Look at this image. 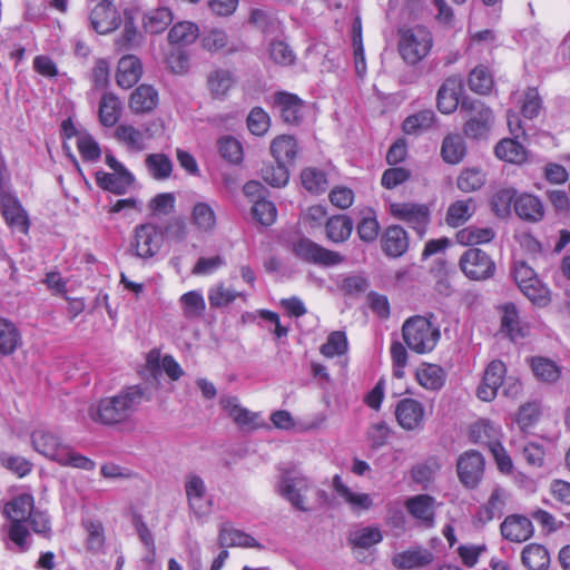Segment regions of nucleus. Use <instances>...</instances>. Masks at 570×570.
<instances>
[{"instance_id":"obj_41","label":"nucleus","mask_w":570,"mask_h":570,"mask_svg":"<svg viewBox=\"0 0 570 570\" xmlns=\"http://www.w3.org/2000/svg\"><path fill=\"white\" fill-rule=\"evenodd\" d=\"M191 224L202 233H212L217 224L215 210L208 203H196L191 209Z\"/></svg>"},{"instance_id":"obj_12","label":"nucleus","mask_w":570,"mask_h":570,"mask_svg":"<svg viewBox=\"0 0 570 570\" xmlns=\"http://www.w3.org/2000/svg\"><path fill=\"white\" fill-rule=\"evenodd\" d=\"M90 27L99 35H108L117 30L122 22L114 1H99L89 13Z\"/></svg>"},{"instance_id":"obj_52","label":"nucleus","mask_w":570,"mask_h":570,"mask_svg":"<svg viewBox=\"0 0 570 570\" xmlns=\"http://www.w3.org/2000/svg\"><path fill=\"white\" fill-rule=\"evenodd\" d=\"M250 214L256 223L263 226H271L276 220L277 208L273 202L266 198H259L254 200Z\"/></svg>"},{"instance_id":"obj_16","label":"nucleus","mask_w":570,"mask_h":570,"mask_svg":"<svg viewBox=\"0 0 570 570\" xmlns=\"http://www.w3.org/2000/svg\"><path fill=\"white\" fill-rule=\"evenodd\" d=\"M507 367L499 360L492 361L485 368L481 384L478 387L476 395L484 402H491L495 399L499 389L503 385Z\"/></svg>"},{"instance_id":"obj_7","label":"nucleus","mask_w":570,"mask_h":570,"mask_svg":"<svg viewBox=\"0 0 570 570\" xmlns=\"http://www.w3.org/2000/svg\"><path fill=\"white\" fill-rule=\"evenodd\" d=\"M460 112L465 118L463 131L468 138H485L493 125L492 110L480 100L464 99L461 102Z\"/></svg>"},{"instance_id":"obj_58","label":"nucleus","mask_w":570,"mask_h":570,"mask_svg":"<svg viewBox=\"0 0 570 570\" xmlns=\"http://www.w3.org/2000/svg\"><path fill=\"white\" fill-rule=\"evenodd\" d=\"M144 36L137 30L134 21L127 19L121 35L116 40L119 50H130L142 43Z\"/></svg>"},{"instance_id":"obj_57","label":"nucleus","mask_w":570,"mask_h":570,"mask_svg":"<svg viewBox=\"0 0 570 570\" xmlns=\"http://www.w3.org/2000/svg\"><path fill=\"white\" fill-rule=\"evenodd\" d=\"M383 539L382 532L376 527H365L357 529L350 534V542L362 549H368L377 544Z\"/></svg>"},{"instance_id":"obj_45","label":"nucleus","mask_w":570,"mask_h":570,"mask_svg":"<svg viewBox=\"0 0 570 570\" xmlns=\"http://www.w3.org/2000/svg\"><path fill=\"white\" fill-rule=\"evenodd\" d=\"M271 153L276 161L293 163L297 155L296 139L288 135L276 137L271 144Z\"/></svg>"},{"instance_id":"obj_35","label":"nucleus","mask_w":570,"mask_h":570,"mask_svg":"<svg viewBox=\"0 0 570 570\" xmlns=\"http://www.w3.org/2000/svg\"><path fill=\"white\" fill-rule=\"evenodd\" d=\"M417 383L430 391L442 389L445 383V373L443 368L436 364L423 363L415 373Z\"/></svg>"},{"instance_id":"obj_39","label":"nucleus","mask_w":570,"mask_h":570,"mask_svg":"<svg viewBox=\"0 0 570 570\" xmlns=\"http://www.w3.org/2000/svg\"><path fill=\"white\" fill-rule=\"evenodd\" d=\"M521 560L529 570H547L550 564L548 550L538 543L525 546L521 553Z\"/></svg>"},{"instance_id":"obj_22","label":"nucleus","mask_w":570,"mask_h":570,"mask_svg":"<svg viewBox=\"0 0 570 570\" xmlns=\"http://www.w3.org/2000/svg\"><path fill=\"white\" fill-rule=\"evenodd\" d=\"M514 212L518 217L530 223H537L544 216L542 202L531 194H521L514 199Z\"/></svg>"},{"instance_id":"obj_4","label":"nucleus","mask_w":570,"mask_h":570,"mask_svg":"<svg viewBox=\"0 0 570 570\" xmlns=\"http://www.w3.org/2000/svg\"><path fill=\"white\" fill-rule=\"evenodd\" d=\"M402 337L406 346L414 353L428 354L438 345L441 332L428 317L415 315L404 321Z\"/></svg>"},{"instance_id":"obj_21","label":"nucleus","mask_w":570,"mask_h":570,"mask_svg":"<svg viewBox=\"0 0 570 570\" xmlns=\"http://www.w3.org/2000/svg\"><path fill=\"white\" fill-rule=\"evenodd\" d=\"M432 561L433 553L420 547L396 553L392 559L393 566L402 570L422 568L430 564Z\"/></svg>"},{"instance_id":"obj_18","label":"nucleus","mask_w":570,"mask_h":570,"mask_svg":"<svg viewBox=\"0 0 570 570\" xmlns=\"http://www.w3.org/2000/svg\"><path fill=\"white\" fill-rule=\"evenodd\" d=\"M501 534L511 542H524L533 534L530 519L521 514L508 515L500 525Z\"/></svg>"},{"instance_id":"obj_48","label":"nucleus","mask_w":570,"mask_h":570,"mask_svg":"<svg viewBox=\"0 0 570 570\" xmlns=\"http://www.w3.org/2000/svg\"><path fill=\"white\" fill-rule=\"evenodd\" d=\"M471 439L475 443L485 444L491 449V442H500V429L488 420H480L471 426Z\"/></svg>"},{"instance_id":"obj_61","label":"nucleus","mask_w":570,"mask_h":570,"mask_svg":"<svg viewBox=\"0 0 570 570\" xmlns=\"http://www.w3.org/2000/svg\"><path fill=\"white\" fill-rule=\"evenodd\" d=\"M347 338L344 332H332L326 343L321 346V353L326 357L343 355L347 351Z\"/></svg>"},{"instance_id":"obj_44","label":"nucleus","mask_w":570,"mask_h":570,"mask_svg":"<svg viewBox=\"0 0 570 570\" xmlns=\"http://www.w3.org/2000/svg\"><path fill=\"white\" fill-rule=\"evenodd\" d=\"M21 344V334L11 321L0 317V354L10 355Z\"/></svg>"},{"instance_id":"obj_54","label":"nucleus","mask_w":570,"mask_h":570,"mask_svg":"<svg viewBox=\"0 0 570 570\" xmlns=\"http://www.w3.org/2000/svg\"><path fill=\"white\" fill-rule=\"evenodd\" d=\"M237 297L245 298L240 292H236L224 284H217L208 291V302L212 308H222L233 303Z\"/></svg>"},{"instance_id":"obj_15","label":"nucleus","mask_w":570,"mask_h":570,"mask_svg":"<svg viewBox=\"0 0 570 570\" xmlns=\"http://www.w3.org/2000/svg\"><path fill=\"white\" fill-rule=\"evenodd\" d=\"M0 206L2 216L8 226L12 230L27 234L30 227V220L20 200L9 191L0 195Z\"/></svg>"},{"instance_id":"obj_1","label":"nucleus","mask_w":570,"mask_h":570,"mask_svg":"<svg viewBox=\"0 0 570 570\" xmlns=\"http://www.w3.org/2000/svg\"><path fill=\"white\" fill-rule=\"evenodd\" d=\"M145 400V390L140 385H130L111 396L102 397L89 407L88 413L92 421L104 425L125 424Z\"/></svg>"},{"instance_id":"obj_64","label":"nucleus","mask_w":570,"mask_h":570,"mask_svg":"<svg viewBox=\"0 0 570 570\" xmlns=\"http://www.w3.org/2000/svg\"><path fill=\"white\" fill-rule=\"evenodd\" d=\"M269 126L271 119L265 110L259 107H255L250 110L247 117V127L253 135H265Z\"/></svg>"},{"instance_id":"obj_31","label":"nucleus","mask_w":570,"mask_h":570,"mask_svg":"<svg viewBox=\"0 0 570 570\" xmlns=\"http://www.w3.org/2000/svg\"><path fill=\"white\" fill-rule=\"evenodd\" d=\"M134 127L132 125L121 124L116 129V138L131 151H141L146 149L149 135Z\"/></svg>"},{"instance_id":"obj_23","label":"nucleus","mask_w":570,"mask_h":570,"mask_svg":"<svg viewBox=\"0 0 570 570\" xmlns=\"http://www.w3.org/2000/svg\"><path fill=\"white\" fill-rule=\"evenodd\" d=\"M235 83L236 77L234 72L226 68L214 69L207 76L208 90L216 99H225Z\"/></svg>"},{"instance_id":"obj_59","label":"nucleus","mask_w":570,"mask_h":570,"mask_svg":"<svg viewBox=\"0 0 570 570\" xmlns=\"http://www.w3.org/2000/svg\"><path fill=\"white\" fill-rule=\"evenodd\" d=\"M485 183V175L478 168H466L458 177V188L464 193L480 189Z\"/></svg>"},{"instance_id":"obj_34","label":"nucleus","mask_w":570,"mask_h":570,"mask_svg":"<svg viewBox=\"0 0 570 570\" xmlns=\"http://www.w3.org/2000/svg\"><path fill=\"white\" fill-rule=\"evenodd\" d=\"M199 37V28L191 21H179L168 32V42L171 46L181 48L189 46Z\"/></svg>"},{"instance_id":"obj_20","label":"nucleus","mask_w":570,"mask_h":570,"mask_svg":"<svg viewBox=\"0 0 570 570\" xmlns=\"http://www.w3.org/2000/svg\"><path fill=\"white\" fill-rule=\"evenodd\" d=\"M142 73V66L140 60L132 55H127L120 58L116 80L121 88H131L138 82Z\"/></svg>"},{"instance_id":"obj_17","label":"nucleus","mask_w":570,"mask_h":570,"mask_svg":"<svg viewBox=\"0 0 570 570\" xmlns=\"http://www.w3.org/2000/svg\"><path fill=\"white\" fill-rule=\"evenodd\" d=\"M185 492L189 509L197 515H205L210 502L206 500V485L197 474H188L185 479Z\"/></svg>"},{"instance_id":"obj_13","label":"nucleus","mask_w":570,"mask_h":570,"mask_svg":"<svg viewBox=\"0 0 570 570\" xmlns=\"http://www.w3.org/2000/svg\"><path fill=\"white\" fill-rule=\"evenodd\" d=\"M294 252L301 259L315 265L335 266L343 262L338 253L324 248L308 238L299 239L294 246Z\"/></svg>"},{"instance_id":"obj_60","label":"nucleus","mask_w":570,"mask_h":570,"mask_svg":"<svg viewBox=\"0 0 570 570\" xmlns=\"http://www.w3.org/2000/svg\"><path fill=\"white\" fill-rule=\"evenodd\" d=\"M469 87L476 94H489L493 87V79L489 70L482 66L474 68L470 72Z\"/></svg>"},{"instance_id":"obj_55","label":"nucleus","mask_w":570,"mask_h":570,"mask_svg":"<svg viewBox=\"0 0 570 570\" xmlns=\"http://www.w3.org/2000/svg\"><path fill=\"white\" fill-rule=\"evenodd\" d=\"M303 187L313 194H321L327 189V178L323 170L315 167L305 168L301 174Z\"/></svg>"},{"instance_id":"obj_14","label":"nucleus","mask_w":570,"mask_h":570,"mask_svg":"<svg viewBox=\"0 0 570 570\" xmlns=\"http://www.w3.org/2000/svg\"><path fill=\"white\" fill-rule=\"evenodd\" d=\"M395 419L397 424L405 431H419L425 423V406L422 402L404 397L395 405Z\"/></svg>"},{"instance_id":"obj_62","label":"nucleus","mask_w":570,"mask_h":570,"mask_svg":"<svg viewBox=\"0 0 570 570\" xmlns=\"http://www.w3.org/2000/svg\"><path fill=\"white\" fill-rule=\"evenodd\" d=\"M83 527L87 531V549L92 552H98L105 544V531L101 522L95 520L83 521Z\"/></svg>"},{"instance_id":"obj_5","label":"nucleus","mask_w":570,"mask_h":570,"mask_svg":"<svg viewBox=\"0 0 570 570\" xmlns=\"http://www.w3.org/2000/svg\"><path fill=\"white\" fill-rule=\"evenodd\" d=\"M165 234L160 226L154 223H142L134 227L127 253L136 258L148 261L161 249Z\"/></svg>"},{"instance_id":"obj_3","label":"nucleus","mask_w":570,"mask_h":570,"mask_svg":"<svg viewBox=\"0 0 570 570\" xmlns=\"http://www.w3.org/2000/svg\"><path fill=\"white\" fill-rule=\"evenodd\" d=\"M33 508V497L28 493L12 498L3 508L4 515L10 520L8 537L19 552H26L30 548V533L26 522L32 515Z\"/></svg>"},{"instance_id":"obj_28","label":"nucleus","mask_w":570,"mask_h":570,"mask_svg":"<svg viewBox=\"0 0 570 570\" xmlns=\"http://www.w3.org/2000/svg\"><path fill=\"white\" fill-rule=\"evenodd\" d=\"M158 104V92L149 85L137 87L129 99V107L135 114L151 111Z\"/></svg>"},{"instance_id":"obj_24","label":"nucleus","mask_w":570,"mask_h":570,"mask_svg":"<svg viewBox=\"0 0 570 570\" xmlns=\"http://www.w3.org/2000/svg\"><path fill=\"white\" fill-rule=\"evenodd\" d=\"M405 507L409 513L420 520L426 527H432L434 522L435 501L428 494L414 495L406 500Z\"/></svg>"},{"instance_id":"obj_8","label":"nucleus","mask_w":570,"mask_h":570,"mask_svg":"<svg viewBox=\"0 0 570 570\" xmlns=\"http://www.w3.org/2000/svg\"><path fill=\"white\" fill-rule=\"evenodd\" d=\"M276 492L287 500L295 509L308 511L306 494L312 489L311 481L296 470L281 469Z\"/></svg>"},{"instance_id":"obj_40","label":"nucleus","mask_w":570,"mask_h":570,"mask_svg":"<svg viewBox=\"0 0 570 570\" xmlns=\"http://www.w3.org/2000/svg\"><path fill=\"white\" fill-rule=\"evenodd\" d=\"M476 206L472 198L452 203L446 212L445 222L451 227L465 224L475 213Z\"/></svg>"},{"instance_id":"obj_30","label":"nucleus","mask_w":570,"mask_h":570,"mask_svg":"<svg viewBox=\"0 0 570 570\" xmlns=\"http://www.w3.org/2000/svg\"><path fill=\"white\" fill-rule=\"evenodd\" d=\"M220 405L228 416L242 429L255 428L256 414L242 407L238 399L235 396H223L220 399Z\"/></svg>"},{"instance_id":"obj_46","label":"nucleus","mask_w":570,"mask_h":570,"mask_svg":"<svg viewBox=\"0 0 570 570\" xmlns=\"http://www.w3.org/2000/svg\"><path fill=\"white\" fill-rule=\"evenodd\" d=\"M501 328L511 340H518L525 336L524 328L520 325L519 313L513 303H507L501 307Z\"/></svg>"},{"instance_id":"obj_37","label":"nucleus","mask_w":570,"mask_h":570,"mask_svg":"<svg viewBox=\"0 0 570 570\" xmlns=\"http://www.w3.org/2000/svg\"><path fill=\"white\" fill-rule=\"evenodd\" d=\"M218 540L223 547L259 548L261 544L252 535L235 529L230 523L220 527Z\"/></svg>"},{"instance_id":"obj_33","label":"nucleus","mask_w":570,"mask_h":570,"mask_svg":"<svg viewBox=\"0 0 570 570\" xmlns=\"http://www.w3.org/2000/svg\"><path fill=\"white\" fill-rule=\"evenodd\" d=\"M96 181L99 187L105 190L121 195L134 181V177L129 171L124 173H96Z\"/></svg>"},{"instance_id":"obj_32","label":"nucleus","mask_w":570,"mask_h":570,"mask_svg":"<svg viewBox=\"0 0 570 570\" xmlns=\"http://www.w3.org/2000/svg\"><path fill=\"white\" fill-rule=\"evenodd\" d=\"M121 111L122 105L116 95L111 92H106L102 95L98 108V117L102 126H115L121 116Z\"/></svg>"},{"instance_id":"obj_26","label":"nucleus","mask_w":570,"mask_h":570,"mask_svg":"<svg viewBox=\"0 0 570 570\" xmlns=\"http://www.w3.org/2000/svg\"><path fill=\"white\" fill-rule=\"evenodd\" d=\"M409 247L407 234L401 226H390L382 237L383 252L391 257L402 256Z\"/></svg>"},{"instance_id":"obj_27","label":"nucleus","mask_w":570,"mask_h":570,"mask_svg":"<svg viewBox=\"0 0 570 570\" xmlns=\"http://www.w3.org/2000/svg\"><path fill=\"white\" fill-rule=\"evenodd\" d=\"M461 81L449 78L438 91V108L442 114H451L456 110L461 95Z\"/></svg>"},{"instance_id":"obj_50","label":"nucleus","mask_w":570,"mask_h":570,"mask_svg":"<svg viewBox=\"0 0 570 570\" xmlns=\"http://www.w3.org/2000/svg\"><path fill=\"white\" fill-rule=\"evenodd\" d=\"M145 165L149 175L157 180L167 179L173 171V163L164 154H149L145 159Z\"/></svg>"},{"instance_id":"obj_25","label":"nucleus","mask_w":570,"mask_h":570,"mask_svg":"<svg viewBox=\"0 0 570 570\" xmlns=\"http://www.w3.org/2000/svg\"><path fill=\"white\" fill-rule=\"evenodd\" d=\"M333 489L353 511L368 510L373 505L372 498L368 494L354 492L337 474L333 478Z\"/></svg>"},{"instance_id":"obj_63","label":"nucleus","mask_w":570,"mask_h":570,"mask_svg":"<svg viewBox=\"0 0 570 570\" xmlns=\"http://www.w3.org/2000/svg\"><path fill=\"white\" fill-rule=\"evenodd\" d=\"M0 463L7 470L13 472L18 476L22 478L27 475L32 468V464L20 455H14L9 452L0 453Z\"/></svg>"},{"instance_id":"obj_36","label":"nucleus","mask_w":570,"mask_h":570,"mask_svg":"<svg viewBox=\"0 0 570 570\" xmlns=\"http://www.w3.org/2000/svg\"><path fill=\"white\" fill-rule=\"evenodd\" d=\"M518 139L513 137L500 140L494 148L497 157L513 164L525 161L528 151Z\"/></svg>"},{"instance_id":"obj_11","label":"nucleus","mask_w":570,"mask_h":570,"mask_svg":"<svg viewBox=\"0 0 570 570\" xmlns=\"http://www.w3.org/2000/svg\"><path fill=\"white\" fill-rule=\"evenodd\" d=\"M460 482L469 489H474L481 482L484 473V458L475 450L462 453L456 462Z\"/></svg>"},{"instance_id":"obj_38","label":"nucleus","mask_w":570,"mask_h":570,"mask_svg":"<svg viewBox=\"0 0 570 570\" xmlns=\"http://www.w3.org/2000/svg\"><path fill=\"white\" fill-rule=\"evenodd\" d=\"M353 220L346 215H336L326 220V237L333 243L347 240L353 230Z\"/></svg>"},{"instance_id":"obj_42","label":"nucleus","mask_w":570,"mask_h":570,"mask_svg":"<svg viewBox=\"0 0 570 570\" xmlns=\"http://www.w3.org/2000/svg\"><path fill=\"white\" fill-rule=\"evenodd\" d=\"M495 236L491 227L469 226L455 234V240L462 246H473L490 243Z\"/></svg>"},{"instance_id":"obj_43","label":"nucleus","mask_w":570,"mask_h":570,"mask_svg":"<svg viewBox=\"0 0 570 570\" xmlns=\"http://www.w3.org/2000/svg\"><path fill=\"white\" fill-rule=\"evenodd\" d=\"M466 147L463 138L458 134L444 137L441 146V156L446 164L455 165L463 160Z\"/></svg>"},{"instance_id":"obj_9","label":"nucleus","mask_w":570,"mask_h":570,"mask_svg":"<svg viewBox=\"0 0 570 570\" xmlns=\"http://www.w3.org/2000/svg\"><path fill=\"white\" fill-rule=\"evenodd\" d=\"M462 273L472 281L491 278L495 272L492 258L480 248L466 249L459 261Z\"/></svg>"},{"instance_id":"obj_6","label":"nucleus","mask_w":570,"mask_h":570,"mask_svg":"<svg viewBox=\"0 0 570 570\" xmlns=\"http://www.w3.org/2000/svg\"><path fill=\"white\" fill-rule=\"evenodd\" d=\"M397 49L407 65H416L423 60L433 46L432 33L423 26L402 28L397 32Z\"/></svg>"},{"instance_id":"obj_19","label":"nucleus","mask_w":570,"mask_h":570,"mask_svg":"<svg viewBox=\"0 0 570 570\" xmlns=\"http://www.w3.org/2000/svg\"><path fill=\"white\" fill-rule=\"evenodd\" d=\"M508 499V491L501 487H495L492 490L487 503L480 507L475 513V522L484 525L492 521L494 518H500L504 512Z\"/></svg>"},{"instance_id":"obj_2","label":"nucleus","mask_w":570,"mask_h":570,"mask_svg":"<svg viewBox=\"0 0 570 570\" xmlns=\"http://www.w3.org/2000/svg\"><path fill=\"white\" fill-rule=\"evenodd\" d=\"M33 449L45 458L57 462L62 466H70L83 471H92L96 468L95 461L76 452L61 439L46 430H37L31 434Z\"/></svg>"},{"instance_id":"obj_10","label":"nucleus","mask_w":570,"mask_h":570,"mask_svg":"<svg viewBox=\"0 0 570 570\" xmlns=\"http://www.w3.org/2000/svg\"><path fill=\"white\" fill-rule=\"evenodd\" d=\"M390 213L394 218L405 222L420 237L424 236L430 223L428 206L414 203H392Z\"/></svg>"},{"instance_id":"obj_49","label":"nucleus","mask_w":570,"mask_h":570,"mask_svg":"<svg viewBox=\"0 0 570 570\" xmlns=\"http://www.w3.org/2000/svg\"><path fill=\"white\" fill-rule=\"evenodd\" d=\"M531 368L534 376L547 383H553L559 380L561 370L556 362L547 357H533L531 358Z\"/></svg>"},{"instance_id":"obj_51","label":"nucleus","mask_w":570,"mask_h":570,"mask_svg":"<svg viewBox=\"0 0 570 570\" xmlns=\"http://www.w3.org/2000/svg\"><path fill=\"white\" fill-rule=\"evenodd\" d=\"M435 120V114L431 109L421 110L409 116L403 121V130L407 135H417L432 127Z\"/></svg>"},{"instance_id":"obj_53","label":"nucleus","mask_w":570,"mask_h":570,"mask_svg":"<svg viewBox=\"0 0 570 570\" xmlns=\"http://www.w3.org/2000/svg\"><path fill=\"white\" fill-rule=\"evenodd\" d=\"M179 301L183 307V314L186 318H198L206 309V303L203 294L198 291L185 293L181 295Z\"/></svg>"},{"instance_id":"obj_47","label":"nucleus","mask_w":570,"mask_h":570,"mask_svg":"<svg viewBox=\"0 0 570 570\" xmlns=\"http://www.w3.org/2000/svg\"><path fill=\"white\" fill-rule=\"evenodd\" d=\"M173 21V13L168 8H157L144 14L142 27L149 33L163 32Z\"/></svg>"},{"instance_id":"obj_56","label":"nucleus","mask_w":570,"mask_h":570,"mask_svg":"<svg viewBox=\"0 0 570 570\" xmlns=\"http://www.w3.org/2000/svg\"><path fill=\"white\" fill-rule=\"evenodd\" d=\"M288 164L276 161V165H265L261 169V176L268 185L273 187H283L289 178Z\"/></svg>"},{"instance_id":"obj_29","label":"nucleus","mask_w":570,"mask_h":570,"mask_svg":"<svg viewBox=\"0 0 570 570\" xmlns=\"http://www.w3.org/2000/svg\"><path fill=\"white\" fill-rule=\"evenodd\" d=\"M275 104L279 108L283 120L287 124H297L302 118L303 100L288 92H278Z\"/></svg>"}]
</instances>
